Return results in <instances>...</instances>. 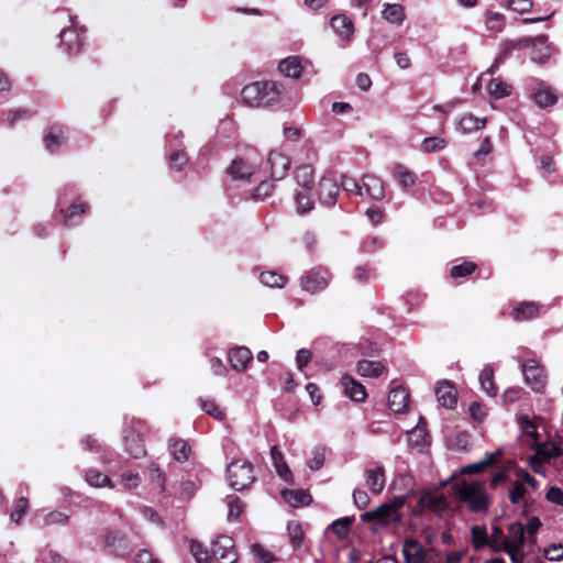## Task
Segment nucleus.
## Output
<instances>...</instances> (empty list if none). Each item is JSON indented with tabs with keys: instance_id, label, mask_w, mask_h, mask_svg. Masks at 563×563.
I'll return each instance as SVG.
<instances>
[{
	"instance_id": "obj_1",
	"label": "nucleus",
	"mask_w": 563,
	"mask_h": 563,
	"mask_svg": "<svg viewBox=\"0 0 563 563\" xmlns=\"http://www.w3.org/2000/svg\"><path fill=\"white\" fill-rule=\"evenodd\" d=\"M506 482L514 484V487L508 493H525L526 485L533 489L537 488V481L528 471L508 468L497 472L490 477L488 484L475 479H463L461 483L452 486L450 493H485L487 489L496 490L501 488Z\"/></svg>"
},
{
	"instance_id": "obj_2",
	"label": "nucleus",
	"mask_w": 563,
	"mask_h": 563,
	"mask_svg": "<svg viewBox=\"0 0 563 563\" xmlns=\"http://www.w3.org/2000/svg\"><path fill=\"white\" fill-rule=\"evenodd\" d=\"M523 48H531V59L539 64L545 63L553 51L548 42V36L543 34L536 37L525 36L518 40L505 41L500 44L499 52L487 73L494 74L511 56L514 51Z\"/></svg>"
},
{
	"instance_id": "obj_3",
	"label": "nucleus",
	"mask_w": 563,
	"mask_h": 563,
	"mask_svg": "<svg viewBox=\"0 0 563 563\" xmlns=\"http://www.w3.org/2000/svg\"><path fill=\"white\" fill-rule=\"evenodd\" d=\"M407 496L397 495L376 508L361 514L360 518L363 522H373L369 528L373 533L383 528L400 526L404 520L401 509L406 505Z\"/></svg>"
},
{
	"instance_id": "obj_4",
	"label": "nucleus",
	"mask_w": 563,
	"mask_h": 563,
	"mask_svg": "<svg viewBox=\"0 0 563 563\" xmlns=\"http://www.w3.org/2000/svg\"><path fill=\"white\" fill-rule=\"evenodd\" d=\"M242 100L251 107H264L277 103L283 97V86L275 81H255L241 91Z\"/></svg>"
},
{
	"instance_id": "obj_5",
	"label": "nucleus",
	"mask_w": 563,
	"mask_h": 563,
	"mask_svg": "<svg viewBox=\"0 0 563 563\" xmlns=\"http://www.w3.org/2000/svg\"><path fill=\"white\" fill-rule=\"evenodd\" d=\"M254 465L244 459H236L227 466L229 486L238 492L251 488L255 482Z\"/></svg>"
},
{
	"instance_id": "obj_6",
	"label": "nucleus",
	"mask_w": 563,
	"mask_h": 563,
	"mask_svg": "<svg viewBox=\"0 0 563 563\" xmlns=\"http://www.w3.org/2000/svg\"><path fill=\"white\" fill-rule=\"evenodd\" d=\"M211 553L221 563H235L238 552L234 540L230 536L221 534L211 543Z\"/></svg>"
},
{
	"instance_id": "obj_7",
	"label": "nucleus",
	"mask_w": 563,
	"mask_h": 563,
	"mask_svg": "<svg viewBox=\"0 0 563 563\" xmlns=\"http://www.w3.org/2000/svg\"><path fill=\"white\" fill-rule=\"evenodd\" d=\"M525 382L533 391L543 390L547 376L542 366L536 360H528L522 364Z\"/></svg>"
},
{
	"instance_id": "obj_8",
	"label": "nucleus",
	"mask_w": 563,
	"mask_h": 563,
	"mask_svg": "<svg viewBox=\"0 0 563 563\" xmlns=\"http://www.w3.org/2000/svg\"><path fill=\"white\" fill-rule=\"evenodd\" d=\"M331 29L340 41V46L346 47L355 32L353 21L345 14H336L330 20Z\"/></svg>"
},
{
	"instance_id": "obj_9",
	"label": "nucleus",
	"mask_w": 563,
	"mask_h": 563,
	"mask_svg": "<svg viewBox=\"0 0 563 563\" xmlns=\"http://www.w3.org/2000/svg\"><path fill=\"white\" fill-rule=\"evenodd\" d=\"M301 287L309 294L323 290L330 280L328 271L322 268L311 269L301 277Z\"/></svg>"
},
{
	"instance_id": "obj_10",
	"label": "nucleus",
	"mask_w": 563,
	"mask_h": 563,
	"mask_svg": "<svg viewBox=\"0 0 563 563\" xmlns=\"http://www.w3.org/2000/svg\"><path fill=\"white\" fill-rule=\"evenodd\" d=\"M104 544L107 551L117 558H126L132 551L130 542L125 536L115 531L107 533Z\"/></svg>"
},
{
	"instance_id": "obj_11",
	"label": "nucleus",
	"mask_w": 563,
	"mask_h": 563,
	"mask_svg": "<svg viewBox=\"0 0 563 563\" xmlns=\"http://www.w3.org/2000/svg\"><path fill=\"white\" fill-rule=\"evenodd\" d=\"M266 163L271 168V177L274 180L284 179L290 167V159L279 151H272Z\"/></svg>"
},
{
	"instance_id": "obj_12",
	"label": "nucleus",
	"mask_w": 563,
	"mask_h": 563,
	"mask_svg": "<svg viewBox=\"0 0 563 563\" xmlns=\"http://www.w3.org/2000/svg\"><path fill=\"white\" fill-rule=\"evenodd\" d=\"M339 185L332 178L323 177L318 185V197L322 206L331 208L336 203Z\"/></svg>"
},
{
	"instance_id": "obj_13",
	"label": "nucleus",
	"mask_w": 563,
	"mask_h": 563,
	"mask_svg": "<svg viewBox=\"0 0 563 563\" xmlns=\"http://www.w3.org/2000/svg\"><path fill=\"white\" fill-rule=\"evenodd\" d=\"M435 397L439 404L448 409H453L457 404V393L453 384L448 380L439 382L435 387Z\"/></svg>"
},
{
	"instance_id": "obj_14",
	"label": "nucleus",
	"mask_w": 563,
	"mask_h": 563,
	"mask_svg": "<svg viewBox=\"0 0 563 563\" xmlns=\"http://www.w3.org/2000/svg\"><path fill=\"white\" fill-rule=\"evenodd\" d=\"M448 506L445 495H420L418 501L421 512L429 510L438 516H441L448 509Z\"/></svg>"
},
{
	"instance_id": "obj_15",
	"label": "nucleus",
	"mask_w": 563,
	"mask_h": 563,
	"mask_svg": "<svg viewBox=\"0 0 563 563\" xmlns=\"http://www.w3.org/2000/svg\"><path fill=\"white\" fill-rule=\"evenodd\" d=\"M271 460H272L273 466L275 467L277 475L285 483L292 484V482H294L292 473H291L287 462L285 461L284 454L276 445H273L271 448Z\"/></svg>"
},
{
	"instance_id": "obj_16",
	"label": "nucleus",
	"mask_w": 563,
	"mask_h": 563,
	"mask_svg": "<svg viewBox=\"0 0 563 563\" xmlns=\"http://www.w3.org/2000/svg\"><path fill=\"white\" fill-rule=\"evenodd\" d=\"M409 406V393L401 386L391 388L388 395V407L395 413H402Z\"/></svg>"
},
{
	"instance_id": "obj_17",
	"label": "nucleus",
	"mask_w": 563,
	"mask_h": 563,
	"mask_svg": "<svg viewBox=\"0 0 563 563\" xmlns=\"http://www.w3.org/2000/svg\"><path fill=\"white\" fill-rule=\"evenodd\" d=\"M344 394L353 401L362 402L366 399L367 393L365 387L355 380L352 376L344 374L341 378Z\"/></svg>"
},
{
	"instance_id": "obj_18",
	"label": "nucleus",
	"mask_w": 563,
	"mask_h": 563,
	"mask_svg": "<svg viewBox=\"0 0 563 563\" xmlns=\"http://www.w3.org/2000/svg\"><path fill=\"white\" fill-rule=\"evenodd\" d=\"M228 360L234 371L242 372L247 367V364L253 360V354L250 349L245 346H236L230 350Z\"/></svg>"
},
{
	"instance_id": "obj_19",
	"label": "nucleus",
	"mask_w": 563,
	"mask_h": 563,
	"mask_svg": "<svg viewBox=\"0 0 563 563\" xmlns=\"http://www.w3.org/2000/svg\"><path fill=\"white\" fill-rule=\"evenodd\" d=\"M402 554L406 563H423L426 551L416 539H408L404 542Z\"/></svg>"
},
{
	"instance_id": "obj_20",
	"label": "nucleus",
	"mask_w": 563,
	"mask_h": 563,
	"mask_svg": "<svg viewBox=\"0 0 563 563\" xmlns=\"http://www.w3.org/2000/svg\"><path fill=\"white\" fill-rule=\"evenodd\" d=\"M501 457H503V452H501V450L498 449L492 453L486 454L485 457L483 460H481L479 462L463 466L460 470V473L462 475L479 473L483 470H485L486 467L492 466V465L496 464L497 462H499L501 460Z\"/></svg>"
},
{
	"instance_id": "obj_21",
	"label": "nucleus",
	"mask_w": 563,
	"mask_h": 563,
	"mask_svg": "<svg viewBox=\"0 0 563 563\" xmlns=\"http://www.w3.org/2000/svg\"><path fill=\"white\" fill-rule=\"evenodd\" d=\"M59 38L68 55H75L80 51L82 40L75 29H63Z\"/></svg>"
},
{
	"instance_id": "obj_22",
	"label": "nucleus",
	"mask_w": 563,
	"mask_h": 563,
	"mask_svg": "<svg viewBox=\"0 0 563 563\" xmlns=\"http://www.w3.org/2000/svg\"><path fill=\"white\" fill-rule=\"evenodd\" d=\"M168 451L175 461L184 463L188 461L191 453V448L186 440L172 438L168 441Z\"/></svg>"
},
{
	"instance_id": "obj_23",
	"label": "nucleus",
	"mask_w": 563,
	"mask_h": 563,
	"mask_svg": "<svg viewBox=\"0 0 563 563\" xmlns=\"http://www.w3.org/2000/svg\"><path fill=\"white\" fill-rule=\"evenodd\" d=\"M227 173L233 179L246 180L254 174V166L243 158H235L228 167Z\"/></svg>"
},
{
	"instance_id": "obj_24",
	"label": "nucleus",
	"mask_w": 563,
	"mask_h": 563,
	"mask_svg": "<svg viewBox=\"0 0 563 563\" xmlns=\"http://www.w3.org/2000/svg\"><path fill=\"white\" fill-rule=\"evenodd\" d=\"M364 195L372 199L382 200L385 197L383 181L373 175H366L362 178Z\"/></svg>"
},
{
	"instance_id": "obj_25",
	"label": "nucleus",
	"mask_w": 563,
	"mask_h": 563,
	"mask_svg": "<svg viewBox=\"0 0 563 563\" xmlns=\"http://www.w3.org/2000/svg\"><path fill=\"white\" fill-rule=\"evenodd\" d=\"M486 125V119H479L473 113H465L457 122L456 129L463 134L476 132Z\"/></svg>"
},
{
	"instance_id": "obj_26",
	"label": "nucleus",
	"mask_w": 563,
	"mask_h": 563,
	"mask_svg": "<svg viewBox=\"0 0 563 563\" xmlns=\"http://www.w3.org/2000/svg\"><path fill=\"white\" fill-rule=\"evenodd\" d=\"M460 500L464 503L473 512H484L490 504L489 495H457Z\"/></svg>"
},
{
	"instance_id": "obj_27",
	"label": "nucleus",
	"mask_w": 563,
	"mask_h": 563,
	"mask_svg": "<svg viewBox=\"0 0 563 563\" xmlns=\"http://www.w3.org/2000/svg\"><path fill=\"white\" fill-rule=\"evenodd\" d=\"M386 367L382 362L361 360L356 364V371L362 377L375 378L385 372Z\"/></svg>"
},
{
	"instance_id": "obj_28",
	"label": "nucleus",
	"mask_w": 563,
	"mask_h": 563,
	"mask_svg": "<svg viewBox=\"0 0 563 563\" xmlns=\"http://www.w3.org/2000/svg\"><path fill=\"white\" fill-rule=\"evenodd\" d=\"M312 503V495H280L278 504L286 506L288 511L292 509L308 507Z\"/></svg>"
},
{
	"instance_id": "obj_29",
	"label": "nucleus",
	"mask_w": 563,
	"mask_h": 563,
	"mask_svg": "<svg viewBox=\"0 0 563 563\" xmlns=\"http://www.w3.org/2000/svg\"><path fill=\"white\" fill-rule=\"evenodd\" d=\"M282 74L290 78H298L302 71L301 60L298 56H289L278 64Z\"/></svg>"
},
{
	"instance_id": "obj_30",
	"label": "nucleus",
	"mask_w": 563,
	"mask_h": 563,
	"mask_svg": "<svg viewBox=\"0 0 563 563\" xmlns=\"http://www.w3.org/2000/svg\"><path fill=\"white\" fill-rule=\"evenodd\" d=\"M479 383L482 390L485 391L489 397H495L498 393V388L494 382V368L492 365H486L479 373Z\"/></svg>"
},
{
	"instance_id": "obj_31",
	"label": "nucleus",
	"mask_w": 563,
	"mask_h": 563,
	"mask_svg": "<svg viewBox=\"0 0 563 563\" xmlns=\"http://www.w3.org/2000/svg\"><path fill=\"white\" fill-rule=\"evenodd\" d=\"M366 484L371 493H382L385 487L384 468L376 467L366 471Z\"/></svg>"
},
{
	"instance_id": "obj_32",
	"label": "nucleus",
	"mask_w": 563,
	"mask_h": 563,
	"mask_svg": "<svg viewBox=\"0 0 563 563\" xmlns=\"http://www.w3.org/2000/svg\"><path fill=\"white\" fill-rule=\"evenodd\" d=\"M391 174L402 188L411 187L416 183L415 174L401 164H395L391 168Z\"/></svg>"
},
{
	"instance_id": "obj_33",
	"label": "nucleus",
	"mask_w": 563,
	"mask_h": 563,
	"mask_svg": "<svg viewBox=\"0 0 563 563\" xmlns=\"http://www.w3.org/2000/svg\"><path fill=\"white\" fill-rule=\"evenodd\" d=\"M510 544L509 539L504 534L500 527H494L488 536V547L493 552H503Z\"/></svg>"
},
{
	"instance_id": "obj_34",
	"label": "nucleus",
	"mask_w": 563,
	"mask_h": 563,
	"mask_svg": "<svg viewBox=\"0 0 563 563\" xmlns=\"http://www.w3.org/2000/svg\"><path fill=\"white\" fill-rule=\"evenodd\" d=\"M287 534L294 550H299L306 538L301 523L298 521H289L287 523Z\"/></svg>"
},
{
	"instance_id": "obj_35",
	"label": "nucleus",
	"mask_w": 563,
	"mask_h": 563,
	"mask_svg": "<svg viewBox=\"0 0 563 563\" xmlns=\"http://www.w3.org/2000/svg\"><path fill=\"white\" fill-rule=\"evenodd\" d=\"M295 177L298 186L305 191H309L313 184V169L311 165H300L295 170Z\"/></svg>"
},
{
	"instance_id": "obj_36",
	"label": "nucleus",
	"mask_w": 563,
	"mask_h": 563,
	"mask_svg": "<svg viewBox=\"0 0 563 563\" xmlns=\"http://www.w3.org/2000/svg\"><path fill=\"white\" fill-rule=\"evenodd\" d=\"M126 452L134 459H140L145 454L143 440L139 434L131 433L124 437Z\"/></svg>"
},
{
	"instance_id": "obj_37",
	"label": "nucleus",
	"mask_w": 563,
	"mask_h": 563,
	"mask_svg": "<svg viewBox=\"0 0 563 563\" xmlns=\"http://www.w3.org/2000/svg\"><path fill=\"white\" fill-rule=\"evenodd\" d=\"M562 449L561 446L555 443V442H550V441H547V442H542V443H539V444H536V453L538 457H540L541 460H551L553 457H558L562 454Z\"/></svg>"
},
{
	"instance_id": "obj_38",
	"label": "nucleus",
	"mask_w": 563,
	"mask_h": 563,
	"mask_svg": "<svg viewBox=\"0 0 563 563\" xmlns=\"http://www.w3.org/2000/svg\"><path fill=\"white\" fill-rule=\"evenodd\" d=\"M382 14L387 22L396 25H400L405 20V11L399 3H386Z\"/></svg>"
},
{
	"instance_id": "obj_39",
	"label": "nucleus",
	"mask_w": 563,
	"mask_h": 563,
	"mask_svg": "<svg viewBox=\"0 0 563 563\" xmlns=\"http://www.w3.org/2000/svg\"><path fill=\"white\" fill-rule=\"evenodd\" d=\"M353 522V516L342 517L334 520L331 525H329L328 530H331L338 537L339 540H343L347 537Z\"/></svg>"
},
{
	"instance_id": "obj_40",
	"label": "nucleus",
	"mask_w": 563,
	"mask_h": 563,
	"mask_svg": "<svg viewBox=\"0 0 563 563\" xmlns=\"http://www.w3.org/2000/svg\"><path fill=\"white\" fill-rule=\"evenodd\" d=\"M533 100L540 108H547L555 104L558 97L551 88L541 86L533 93Z\"/></svg>"
},
{
	"instance_id": "obj_41",
	"label": "nucleus",
	"mask_w": 563,
	"mask_h": 563,
	"mask_svg": "<svg viewBox=\"0 0 563 563\" xmlns=\"http://www.w3.org/2000/svg\"><path fill=\"white\" fill-rule=\"evenodd\" d=\"M538 313L539 307L534 302H522L512 310V317L517 321L530 320Z\"/></svg>"
},
{
	"instance_id": "obj_42",
	"label": "nucleus",
	"mask_w": 563,
	"mask_h": 563,
	"mask_svg": "<svg viewBox=\"0 0 563 563\" xmlns=\"http://www.w3.org/2000/svg\"><path fill=\"white\" fill-rule=\"evenodd\" d=\"M428 432L424 426L418 423L408 432L409 445L417 449H422L428 444Z\"/></svg>"
},
{
	"instance_id": "obj_43",
	"label": "nucleus",
	"mask_w": 563,
	"mask_h": 563,
	"mask_svg": "<svg viewBox=\"0 0 563 563\" xmlns=\"http://www.w3.org/2000/svg\"><path fill=\"white\" fill-rule=\"evenodd\" d=\"M488 92L495 99H501L510 96L511 86L500 78H493L488 84Z\"/></svg>"
},
{
	"instance_id": "obj_44",
	"label": "nucleus",
	"mask_w": 563,
	"mask_h": 563,
	"mask_svg": "<svg viewBox=\"0 0 563 563\" xmlns=\"http://www.w3.org/2000/svg\"><path fill=\"white\" fill-rule=\"evenodd\" d=\"M86 210V205L84 202H74L66 211L64 217L65 225L73 227L79 223L80 217L84 214Z\"/></svg>"
},
{
	"instance_id": "obj_45",
	"label": "nucleus",
	"mask_w": 563,
	"mask_h": 563,
	"mask_svg": "<svg viewBox=\"0 0 563 563\" xmlns=\"http://www.w3.org/2000/svg\"><path fill=\"white\" fill-rule=\"evenodd\" d=\"M190 552L197 563H212V553L201 542L190 540Z\"/></svg>"
},
{
	"instance_id": "obj_46",
	"label": "nucleus",
	"mask_w": 563,
	"mask_h": 563,
	"mask_svg": "<svg viewBox=\"0 0 563 563\" xmlns=\"http://www.w3.org/2000/svg\"><path fill=\"white\" fill-rule=\"evenodd\" d=\"M471 537L474 549L481 550L488 547V533L485 526H473Z\"/></svg>"
},
{
	"instance_id": "obj_47",
	"label": "nucleus",
	"mask_w": 563,
	"mask_h": 563,
	"mask_svg": "<svg viewBox=\"0 0 563 563\" xmlns=\"http://www.w3.org/2000/svg\"><path fill=\"white\" fill-rule=\"evenodd\" d=\"M448 141L440 136H429L421 142V150L424 153H437L443 151Z\"/></svg>"
},
{
	"instance_id": "obj_48",
	"label": "nucleus",
	"mask_w": 563,
	"mask_h": 563,
	"mask_svg": "<svg viewBox=\"0 0 563 563\" xmlns=\"http://www.w3.org/2000/svg\"><path fill=\"white\" fill-rule=\"evenodd\" d=\"M86 482L91 487H95V488L107 487V486L112 488V486L110 485V483H111L110 478L106 474H103L97 470L87 471Z\"/></svg>"
},
{
	"instance_id": "obj_49",
	"label": "nucleus",
	"mask_w": 563,
	"mask_h": 563,
	"mask_svg": "<svg viewBox=\"0 0 563 563\" xmlns=\"http://www.w3.org/2000/svg\"><path fill=\"white\" fill-rule=\"evenodd\" d=\"M225 503L229 508L228 521H238L240 519L241 514L244 511V504L236 496L227 497Z\"/></svg>"
},
{
	"instance_id": "obj_50",
	"label": "nucleus",
	"mask_w": 563,
	"mask_h": 563,
	"mask_svg": "<svg viewBox=\"0 0 563 563\" xmlns=\"http://www.w3.org/2000/svg\"><path fill=\"white\" fill-rule=\"evenodd\" d=\"M325 453H327L325 446H321V445L316 446L311 452V456L307 460V466L311 471L320 470L324 464Z\"/></svg>"
},
{
	"instance_id": "obj_51",
	"label": "nucleus",
	"mask_w": 563,
	"mask_h": 563,
	"mask_svg": "<svg viewBox=\"0 0 563 563\" xmlns=\"http://www.w3.org/2000/svg\"><path fill=\"white\" fill-rule=\"evenodd\" d=\"M510 544L522 548L525 544V527L520 522H514L508 527Z\"/></svg>"
},
{
	"instance_id": "obj_52",
	"label": "nucleus",
	"mask_w": 563,
	"mask_h": 563,
	"mask_svg": "<svg viewBox=\"0 0 563 563\" xmlns=\"http://www.w3.org/2000/svg\"><path fill=\"white\" fill-rule=\"evenodd\" d=\"M486 26L490 31L500 32L505 26V16L499 12H486Z\"/></svg>"
},
{
	"instance_id": "obj_53",
	"label": "nucleus",
	"mask_w": 563,
	"mask_h": 563,
	"mask_svg": "<svg viewBox=\"0 0 563 563\" xmlns=\"http://www.w3.org/2000/svg\"><path fill=\"white\" fill-rule=\"evenodd\" d=\"M411 486L412 477L408 474H399L394 478L390 489H399L406 490V493H415Z\"/></svg>"
},
{
	"instance_id": "obj_54",
	"label": "nucleus",
	"mask_w": 563,
	"mask_h": 563,
	"mask_svg": "<svg viewBox=\"0 0 563 563\" xmlns=\"http://www.w3.org/2000/svg\"><path fill=\"white\" fill-rule=\"evenodd\" d=\"M261 283L268 287H283L285 277L275 272H264L260 276Z\"/></svg>"
},
{
	"instance_id": "obj_55",
	"label": "nucleus",
	"mask_w": 563,
	"mask_h": 563,
	"mask_svg": "<svg viewBox=\"0 0 563 563\" xmlns=\"http://www.w3.org/2000/svg\"><path fill=\"white\" fill-rule=\"evenodd\" d=\"M475 268H476L475 263L465 261L462 264L454 265L451 268L450 274H451V277H453V278L465 277V276L472 274L475 271Z\"/></svg>"
},
{
	"instance_id": "obj_56",
	"label": "nucleus",
	"mask_w": 563,
	"mask_h": 563,
	"mask_svg": "<svg viewBox=\"0 0 563 563\" xmlns=\"http://www.w3.org/2000/svg\"><path fill=\"white\" fill-rule=\"evenodd\" d=\"M308 191L301 190L296 194L297 210L299 213L305 214L312 210L313 202L307 194Z\"/></svg>"
},
{
	"instance_id": "obj_57",
	"label": "nucleus",
	"mask_w": 563,
	"mask_h": 563,
	"mask_svg": "<svg viewBox=\"0 0 563 563\" xmlns=\"http://www.w3.org/2000/svg\"><path fill=\"white\" fill-rule=\"evenodd\" d=\"M200 406L201 409L208 413L209 416H212L217 420H223L224 412L218 407V405L213 400H202L200 399Z\"/></svg>"
},
{
	"instance_id": "obj_58",
	"label": "nucleus",
	"mask_w": 563,
	"mask_h": 563,
	"mask_svg": "<svg viewBox=\"0 0 563 563\" xmlns=\"http://www.w3.org/2000/svg\"><path fill=\"white\" fill-rule=\"evenodd\" d=\"M29 508V499L24 496L20 497L16 500L15 508L11 512V520L15 523H19L22 517L25 515Z\"/></svg>"
},
{
	"instance_id": "obj_59",
	"label": "nucleus",
	"mask_w": 563,
	"mask_h": 563,
	"mask_svg": "<svg viewBox=\"0 0 563 563\" xmlns=\"http://www.w3.org/2000/svg\"><path fill=\"white\" fill-rule=\"evenodd\" d=\"M251 549L255 556L256 563H271L274 561L273 554L264 549L261 544L254 543L252 544Z\"/></svg>"
},
{
	"instance_id": "obj_60",
	"label": "nucleus",
	"mask_w": 563,
	"mask_h": 563,
	"mask_svg": "<svg viewBox=\"0 0 563 563\" xmlns=\"http://www.w3.org/2000/svg\"><path fill=\"white\" fill-rule=\"evenodd\" d=\"M341 186L345 191L354 192L357 196H364L362 184H358L353 177L343 176Z\"/></svg>"
},
{
	"instance_id": "obj_61",
	"label": "nucleus",
	"mask_w": 563,
	"mask_h": 563,
	"mask_svg": "<svg viewBox=\"0 0 563 563\" xmlns=\"http://www.w3.org/2000/svg\"><path fill=\"white\" fill-rule=\"evenodd\" d=\"M147 472L157 484V488L161 490H165V474L161 471L156 463H151L147 467Z\"/></svg>"
},
{
	"instance_id": "obj_62",
	"label": "nucleus",
	"mask_w": 563,
	"mask_h": 563,
	"mask_svg": "<svg viewBox=\"0 0 563 563\" xmlns=\"http://www.w3.org/2000/svg\"><path fill=\"white\" fill-rule=\"evenodd\" d=\"M518 423L520 426L521 431L526 434L532 438L533 440H537V428L532 420H530L527 416H520L518 418Z\"/></svg>"
},
{
	"instance_id": "obj_63",
	"label": "nucleus",
	"mask_w": 563,
	"mask_h": 563,
	"mask_svg": "<svg viewBox=\"0 0 563 563\" xmlns=\"http://www.w3.org/2000/svg\"><path fill=\"white\" fill-rule=\"evenodd\" d=\"M187 162V155L181 151L174 152L169 158L170 168L176 172H180L186 166Z\"/></svg>"
},
{
	"instance_id": "obj_64",
	"label": "nucleus",
	"mask_w": 563,
	"mask_h": 563,
	"mask_svg": "<svg viewBox=\"0 0 563 563\" xmlns=\"http://www.w3.org/2000/svg\"><path fill=\"white\" fill-rule=\"evenodd\" d=\"M543 555L549 561H561L563 560V545L551 544L550 547L544 549Z\"/></svg>"
}]
</instances>
